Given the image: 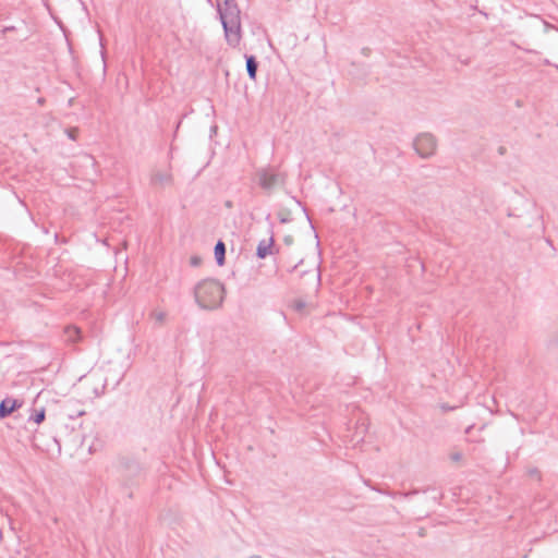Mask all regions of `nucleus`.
Here are the masks:
<instances>
[{
    "mask_svg": "<svg viewBox=\"0 0 558 558\" xmlns=\"http://www.w3.org/2000/svg\"><path fill=\"white\" fill-rule=\"evenodd\" d=\"M194 298L203 310H216L221 306L225 298V287L216 279H205L194 288Z\"/></svg>",
    "mask_w": 558,
    "mask_h": 558,
    "instance_id": "f257e3e1",
    "label": "nucleus"
},
{
    "mask_svg": "<svg viewBox=\"0 0 558 558\" xmlns=\"http://www.w3.org/2000/svg\"><path fill=\"white\" fill-rule=\"evenodd\" d=\"M141 463L131 457H121L118 461V473L124 485H132L142 474Z\"/></svg>",
    "mask_w": 558,
    "mask_h": 558,
    "instance_id": "f03ea898",
    "label": "nucleus"
},
{
    "mask_svg": "<svg viewBox=\"0 0 558 558\" xmlns=\"http://www.w3.org/2000/svg\"><path fill=\"white\" fill-rule=\"evenodd\" d=\"M258 185L270 192L276 186L284 184L287 175L282 172L276 171L272 168H262L256 172Z\"/></svg>",
    "mask_w": 558,
    "mask_h": 558,
    "instance_id": "7ed1b4c3",
    "label": "nucleus"
},
{
    "mask_svg": "<svg viewBox=\"0 0 558 558\" xmlns=\"http://www.w3.org/2000/svg\"><path fill=\"white\" fill-rule=\"evenodd\" d=\"M413 147L420 157L429 158L436 151L437 141L433 134L422 133L415 137Z\"/></svg>",
    "mask_w": 558,
    "mask_h": 558,
    "instance_id": "20e7f679",
    "label": "nucleus"
},
{
    "mask_svg": "<svg viewBox=\"0 0 558 558\" xmlns=\"http://www.w3.org/2000/svg\"><path fill=\"white\" fill-rule=\"evenodd\" d=\"M217 11L221 23L241 22V11L235 0H217Z\"/></svg>",
    "mask_w": 558,
    "mask_h": 558,
    "instance_id": "39448f33",
    "label": "nucleus"
},
{
    "mask_svg": "<svg viewBox=\"0 0 558 558\" xmlns=\"http://www.w3.org/2000/svg\"><path fill=\"white\" fill-rule=\"evenodd\" d=\"M225 32V38L229 46H239L242 39L241 22H223L221 23Z\"/></svg>",
    "mask_w": 558,
    "mask_h": 558,
    "instance_id": "423d86ee",
    "label": "nucleus"
},
{
    "mask_svg": "<svg viewBox=\"0 0 558 558\" xmlns=\"http://www.w3.org/2000/svg\"><path fill=\"white\" fill-rule=\"evenodd\" d=\"M173 183V177L170 171L153 170L150 174V184L165 187Z\"/></svg>",
    "mask_w": 558,
    "mask_h": 558,
    "instance_id": "0eeeda50",
    "label": "nucleus"
},
{
    "mask_svg": "<svg viewBox=\"0 0 558 558\" xmlns=\"http://www.w3.org/2000/svg\"><path fill=\"white\" fill-rule=\"evenodd\" d=\"M22 407V402L17 399L5 398L0 402V418H4L12 414L16 409Z\"/></svg>",
    "mask_w": 558,
    "mask_h": 558,
    "instance_id": "6e6552de",
    "label": "nucleus"
},
{
    "mask_svg": "<svg viewBox=\"0 0 558 558\" xmlns=\"http://www.w3.org/2000/svg\"><path fill=\"white\" fill-rule=\"evenodd\" d=\"M65 342L69 344H76L82 340V331L74 325H68L64 327Z\"/></svg>",
    "mask_w": 558,
    "mask_h": 558,
    "instance_id": "1a4fd4ad",
    "label": "nucleus"
},
{
    "mask_svg": "<svg viewBox=\"0 0 558 558\" xmlns=\"http://www.w3.org/2000/svg\"><path fill=\"white\" fill-rule=\"evenodd\" d=\"M274 245V238L270 236L268 240H262L256 250V256L260 259L272 254L271 247Z\"/></svg>",
    "mask_w": 558,
    "mask_h": 558,
    "instance_id": "9d476101",
    "label": "nucleus"
},
{
    "mask_svg": "<svg viewBox=\"0 0 558 558\" xmlns=\"http://www.w3.org/2000/svg\"><path fill=\"white\" fill-rule=\"evenodd\" d=\"M246 61V71L247 75L251 80H256L257 69H258V62L254 56H245Z\"/></svg>",
    "mask_w": 558,
    "mask_h": 558,
    "instance_id": "9b49d317",
    "label": "nucleus"
},
{
    "mask_svg": "<svg viewBox=\"0 0 558 558\" xmlns=\"http://www.w3.org/2000/svg\"><path fill=\"white\" fill-rule=\"evenodd\" d=\"M215 258L219 266H222L226 262V245L219 240L215 245Z\"/></svg>",
    "mask_w": 558,
    "mask_h": 558,
    "instance_id": "f8f14e48",
    "label": "nucleus"
},
{
    "mask_svg": "<svg viewBox=\"0 0 558 558\" xmlns=\"http://www.w3.org/2000/svg\"><path fill=\"white\" fill-rule=\"evenodd\" d=\"M45 409H40L39 411H36L34 415L31 416V420H33L36 424H40L45 421Z\"/></svg>",
    "mask_w": 558,
    "mask_h": 558,
    "instance_id": "ddd939ff",
    "label": "nucleus"
},
{
    "mask_svg": "<svg viewBox=\"0 0 558 558\" xmlns=\"http://www.w3.org/2000/svg\"><path fill=\"white\" fill-rule=\"evenodd\" d=\"M305 302L301 300L295 301L293 304V307L296 312H302L305 308Z\"/></svg>",
    "mask_w": 558,
    "mask_h": 558,
    "instance_id": "4468645a",
    "label": "nucleus"
},
{
    "mask_svg": "<svg viewBox=\"0 0 558 558\" xmlns=\"http://www.w3.org/2000/svg\"><path fill=\"white\" fill-rule=\"evenodd\" d=\"M154 317L155 319L158 322V323H163L165 319H166V313L165 312H158V313H155L154 314Z\"/></svg>",
    "mask_w": 558,
    "mask_h": 558,
    "instance_id": "2eb2a0df",
    "label": "nucleus"
},
{
    "mask_svg": "<svg viewBox=\"0 0 558 558\" xmlns=\"http://www.w3.org/2000/svg\"><path fill=\"white\" fill-rule=\"evenodd\" d=\"M202 263V258L199 256H192L191 257V265L192 266H198Z\"/></svg>",
    "mask_w": 558,
    "mask_h": 558,
    "instance_id": "dca6fc26",
    "label": "nucleus"
},
{
    "mask_svg": "<svg viewBox=\"0 0 558 558\" xmlns=\"http://www.w3.org/2000/svg\"><path fill=\"white\" fill-rule=\"evenodd\" d=\"M450 459L454 462H458L462 459V453L461 452H453L450 454Z\"/></svg>",
    "mask_w": 558,
    "mask_h": 558,
    "instance_id": "f3484780",
    "label": "nucleus"
},
{
    "mask_svg": "<svg viewBox=\"0 0 558 558\" xmlns=\"http://www.w3.org/2000/svg\"><path fill=\"white\" fill-rule=\"evenodd\" d=\"M77 132H78V130H77V129H70V130L68 131V135H69V137H70V138L75 140V138H76V134H77Z\"/></svg>",
    "mask_w": 558,
    "mask_h": 558,
    "instance_id": "a211bd4d",
    "label": "nucleus"
},
{
    "mask_svg": "<svg viewBox=\"0 0 558 558\" xmlns=\"http://www.w3.org/2000/svg\"><path fill=\"white\" fill-rule=\"evenodd\" d=\"M453 409H456V407H449V405H447V404H445V403H444V404H441V410H442L444 412H447V411H449V410H453Z\"/></svg>",
    "mask_w": 558,
    "mask_h": 558,
    "instance_id": "6ab92c4d",
    "label": "nucleus"
},
{
    "mask_svg": "<svg viewBox=\"0 0 558 558\" xmlns=\"http://www.w3.org/2000/svg\"><path fill=\"white\" fill-rule=\"evenodd\" d=\"M506 151H507V148H506L505 146H500V147L498 148V153H499V155H505V154H506Z\"/></svg>",
    "mask_w": 558,
    "mask_h": 558,
    "instance_id": "aec40b11",
    "label": "nucleus"
},
{
    "mask_svg": "<svg viewBox=\"0 0 558 558\" xmlns=\"http://www.w3.org/2000/svg\"><path fill=\"white\" fill-rule=\"evenodd\" d=\"M531 475L532 476H537V478H539V471L537 469H534L531 471Z\"/></svg>",
    "mask_w": 558,
    "mask_h": 558,
    "instance_id": "412c9836",
    "label": "nucleus"
},
{
    "mask_svg": "<svg viewBox=\"0 0 558 558\" xmlns=\"http://www.w3.org/2000/svg\"><path fill=\"white\" fill-rule=\"evenodd\" d=\"M292 241H293V239H292V236H290V235H288V236H286V238H284V242H286L287 244H291V243H292Z\"/></svg>",
    "mask_w": 558,
    "mask_h": 558,
    "instance_id": "4be33fe9",
    "label": "nucleus"
},
{
    "mask_svg": "<svg viewBox=\"0 0 558 558\" xmlns=\"http://www.w3.org/2000/svg\"><path fill=\"white\" fill-rule=\"evenodd\" d=\"M226 207L231 208L232 207V203L230 201L226 202Z\"/></svg>",
    "mask_w": 558,
    "mask_h": 558,
    "instance_id": "5701e85b",
    "label": "nucleus"
},
{
    "mask_svg": "<svg viewBox=\"0 0 558 558\" xmlns=\"http://www.w3.org/2000/svg\"><path fill=\"white\" fill-rule=\"evenodd\" d=\"M45 102V99L44 98H39L38 99V104L43 105Z\"/></svg>",
    "mask_w": 558,
    "mask_h": 558,
    "instance_id": "b1692460",
    "label": "nucleus"
},
{
    "mask_svg": "<svg viewBox=\"0 0 558 558\" xmlns=\"http://www.w3.org/2000/svg\"><path fill=\"white\" fill-rule=\"evenodd\" d=\"M83 414H85V412H84V411H80V412L77 413V415H78V416H81V415H83Z\"/></svg>",
    "mask_w": 558,
    "mask_h": 558,
    "instance_id": "393cba45",
    "label": "nucleus"
},
{
    "mask_svg": "<svg viewBox=\"0 0 558 558\" xmlns=\"http://www.w3.org/2000/svg\"><path fill=\"white\" fill-rule=\"evenodd\" d=\"M251 558H260V557H258V556H255V557H251Z\"/></svg>",
    "mask_w": 558,
    "mask_h": 558,
    "instance_id": "a878e982",
    "label": "nucleus"
}]
</instances>
